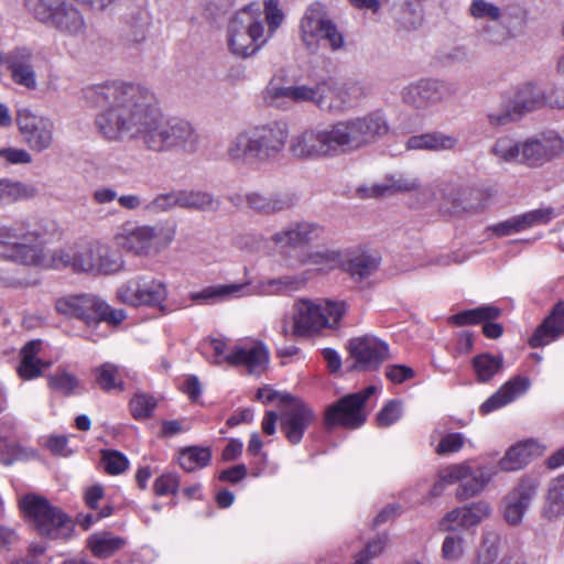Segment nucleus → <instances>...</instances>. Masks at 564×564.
Segmentation results:
<instances>
[{"label":"nucleus","instance_id":"1","mask_svg":"<svg viewBox=\"0 0 564 564\" xmlns=\"http://www.w3.org/2000/svg\"><path fill=\"white\" fill-rule=\"evenodd\" d=\"M83 94L87 104L99 109L95 124L108 141L137 140L152 152L197 149L199 135L192 123L166 118L148 87L112 82L89 86Z\"/></svg>","mask_w":564,"mask_h":564},{"label":"nucleus","instance_id":"2","mask_svg":"<svg viewBox=\"0 0 564 564\" xmlns=\"http://www.w3.org/2000/svg\"><path fill=\"white\" fill-rule=\"evenodd\" d=\"M61 237L57 221L41 218L36 221H0V259L29 269L75 270L77 251L58 248L51 250L47 243Z\"/></svg>","mask_w":564,"mask_h":564},{"label":"nucleus","instance_id":"3","mask_svg":"<svg viewBox=\"0 0 564 564\" xmlns=\"http://www.w3.org/2000/svg\"><path fill=\"white\" fill-rule=\"evenodd\" d=\"M346 313L344 302L326 299H301L293 306L292 326L285 321L281 333L285 337H308L324 328H336Z\"/></svg>","mask_w":564,"mask_h":564},{"label":"nucleus","instance_id":"4","mask_svg":"<svg viewBox=\"0 0 564 564\" xmlns=\"http://www.w3.org/2000/svg\"><path fill=\"white\" fill-rule=\"evenodd\" d=\"M495 475L496 470L492 466L474 459L451 464L438 470L430 495L437 497L445 487L458 484L456 498L460 501L467 500L480 495Z\"/></svg>","mask_w":564,"mask_h":564},{"label":"nucleus","instance_id":"5","mask_svg":"<svg viewBox=\"0 0 564 564\" xmlns=\"http://www.w3.org/2000/svg\"><path fill=\"white\" fill-rule=\"evenodd\" d=\"M268 41L262 24L260 6L250 3L229 20L227 43L230 52L241 58L256 54Z\"/></svg>","mask_w":564,"mask_h":564},{"label":"nucleus","instance_id":"6","mask_svg":"<svg viewBox=\"0 0 564 564\" xmlns=\"http://www.w3.org/2000/svg\"><path fill=\"white\" fill-rule=\"evenodd\" d=\"M112 240L119 249L127 253L150 258L160 253L171 243L173 231L165 230L161 226L126 221L117 228Z\"/></svg>","mask_w":564,"mask_h":564},{"label":"nucleus","instance_id":"7","mask_svg":"<svg viewBox=\"0 0 564 564\" xmlns=\"http://www.w3.org/2000/svg\"><path fill=\"white\" fill-rule=\"evenodd\" d=\"M299 34L303 46L311 53H317L322 42L333 52L345 48L344 34L319 2L312 3L305 10L300 20Z\"/></svg>","mask_w":564,"mask_h":564},{"label":"nucleus","instance_id":"8","mask_svg":"<svg viewBox=\"0 0 564 564\" xmlns=\"http://www.w3.org/2000/svg\"><path fill=\"white\" fill-rule=\"evenodd\" d=\"M20 507L41 535L51 540L72 536L75 527L73 520L45 498L26 495L20 500Z\"/></svg>","mask_w":564,"mask_h":564},{"label":"nucleus","instance_id":"9","mask_svg":"<svg viewBox=\"0 0 564 564\" xmlns=\"http://www.w3.org/2000/svg\"><path fill=\"white\" fill-rule=\"evenodd\" d=\"M305 278L297 275H285L278 279H271L260 283L256 289H251L248 283H231L210 286L194 295L193 299H220L229 300L240 296H250L253 294L272 295L289 291H297L304 286Z\"/></svg>","mask_w":564,"mask_h":564},{"label":"nucleus","instance_id":"10","mask_svg":"<svg viewBox=\"0 0 564 564\" xmlns=\"http://www.w3.org/2000/svg\"><path fill=\"white\" fill-rule=\"evenodd\" d=\"M375 386L343 397L336 403L329 405L325 411L324 424L330 430L334 426H343L346 429H358L367 419L365 412L366 401L376 392Z\"/></svg>","mask_w":564,"mask_h":564},{"label":"nucleus","instance_id":"11","mask_svg":"<svg viewBox=\"0 0 564 564\" xmlns=\"http://www.w3.org/2000/svg\"><path fill=\"white\" fill-rule=\"evenodd\" d=\"M117 297L126 305L158 306L161 311H165L163 303L167 297V288L161 280L137 275L118 288Z\"/></svg>","mask_w":564,"mask_h":564},{"label":"nucleus","instance_id":"12","mask_svg":"<svg viewBox=\"0 0 564 564\" xmlns=\"http://www.w3.org/2000/svg\"><path fill=\"white\" fill-rule=\"evenodd\" d=\"M289 152L302 161L336 158L330 127L306 129L293 135L289 143Z\"/></svg>","mask_w":564,"mask_h":564},{"label":"nucleus","instance_id":"13","mask_svg":"<svg viewBox=\"0 0 564 564\" xmlns=\"http://www.w3.org/2000/svg\"><path fill=\"white\" fill-rule=\"evenodd\" d=\"M357 89L356 85L344 84L327 77L312 86L308 85L307 102L314 104L324 112L340 113L350 106V93Z\"/></svg>","mask_w":564,"mask_h":564},{"label":"nucleus","instance_id":"14","mask_svg":"<svg viewBox=\"0 0 564 564\" xmlns=\"http://www.w3.org/2000/svg\"><path fill=\"white\" fill-rule=\"evenodd\" d=\"M315 419V413L304 401L291 394L281 395L280 427L291 444L301 442Z\"/></svg>","mask_w":564,"mask_h":564},{"label":"nucleus","instance_id":"15","mask_svg":"<svg viewBox=\"0 0 564 564\" xmlns=\"http://www.w3.org/2000/svg\"><path fill=\"white\" fill-rule=\"evenodd\" d=\"M18 129L29 148L35 152L50 149L54 143V122L51 118L40 116L29 108L17 111Z\"/></svg>","mask_w":564,"mask_h":564},{"label":"nucleus","instance_id":"16","mask_svg":"<svg viewBox=\"0 0 564 564\" xmlns=\"http://www.w3.org/2000/svg\"><path fill=\"white\" fill-rule=\"evenodd\" d=\"M251 129L262 164L280 156L290 134L289 124L285 121H271Z\"/></svg>","mask_w":564,"mask_h":564},{"label":"nucleus","instance_id":"17","mask_svg":"<svg viewBox=\"0 0 564 564\" xmlns=\"http://www.w3.org/2000/svg\"><path fill=\"white\" fill-rule=\"evenodd\" d=\"M540 482L535 477H523L503 498V518L511 525L521 523L532 500L538 494Z\"/></svg>","mask_w":564,"mask_h":564},{"label":"nucleus","instance_id":"18","mask_svg":"<svg viewBox=\"0 0 564 564\" xmlns=\"http://www.w3.org/2000/svg\"><path fill=\"white\" fill-rule=\"evenodd\" d=\"M448 95V86L435 79H421L411 83L401 91L402 101L414 109L432 107Z\"/></svg>","mask_w":564,"mask_h":564},{"label":"nucleus","instance_id":"19","mask_svg":"<svg viewBox=\"0 0 564 564\" xmlns=\"http://www.w3.org/2000/svg\"><path fill=\"white\" fill-rule=\"evenodd\" d=\"M564 152V141L555 133L520 141V163L539 166Z\"/></svg>","mask_w":564,"mask_h":564},{"label":"nucleus","instance_id":"20","mask_svg":"<svg viewBox=\"0 0 564 564\" xmlns=\"http://www.w3.org/2000/svg\"><path fill=\"white\" fill-rule=\"evenodd\" d=\"M351 369L370 370L377 368L388 356V345L376 337L352 338L348 345Z\"/></svg>","mask_w":564,"mask_h":564},{"label":"nucleus","instance_id":"21","mask_svg":"<svg viewBox=\"0 0 564 564\" xmlns=\"http://www.w3.org/2000/svg\"><path fill=\"white\" fill-rule=\"evenodd\" d=\"M420 191L421 195L434 197L432 187L421 189V182L417 177L403 174L391 175L383 183L357 188L358 196L361 198H377L393 194H405Z\"/></svg>","mask_w":564,"mask_h":564},{"label":"nucleus","instance_id":"22","mask_svg":"<svg viewBox=\"0 0 564 564\" xmlns=\"http://www.w3.org/2000/svg\"><path fill=\"white\" fill-rule=\"evenodd\" d=\"M58 313L78 318L86 324L100 322V310L105 308L104 301L90 294L68 295L56 301Z\"/></svg>","mask_w":564,"mask_h":564},{"label":"nucleus","instance_id":"23","mask_svg":"<svg viewBox=\"0 0 564 564\" xmlns=\"http://www.w3.org/2000/svg\"><path fill=\"white\" fill-rule=\"evenodd\" d=\"M7 67L14 84L29 90L39 86L37 76L33 65V53L30 48L21 46L7 54Z\"/></svg>","mask_w":564,"mask_h":564},{"label":"nucleus","instance_id":"24","mask_svg":"<svg viewBox=\"0 0 564 564\" xmlns=\"http://www.w3.org/2000/svg\"><path fill=\"white\" fill-rule=\"evenodd\" d=\"M491 514V507L487 501L479 500L471 505L455 508L447 512L440 522L444 531H453L457 527L469 529L477 527Z\"/></svg>","mask_w":564,"mask_h":564},{"label":"nucleus","instance_id":"25","mask_svg":"<svg viewBox=\"0 0 564 564\" xmlns=\"http://www.w3.org/2000/svg\"><path fill=\"white\" fill-rule=\"evenodd\" d=\"M224 360L234 367L245 366L250 373H261L269 364V351L261 343L251 346H235L229 354L224 356Z\"/></svg>","mask_w":564,"mask_h":564},{"label":"nucleus","instance_id":"26","mask_svg":"<svg viewBox=\"0 0 564 564\" xmlns=\"http://www.w3.org/2000/svg\"><path fill=\"white\" fill-rule=\"evenodd\" d=\"M500 313L501 311L497 306L485 305L455 314L451 317V321L457 326L485 322L482 326L484 334L488 338L496 339L502 335L503 328L500 324L492 323L491 321L500 316Z\"/></svg>","mask_w":564,"mask_h":564},{"label":"nucleus","instance_id":"27","mask_svg":"<svg viewBox=\"0 0 564 564\" xmlns=\"http://www.w3.org/2000/svg\"><path fill=\"white\" fill-rule=\"evenodd\" d=\"M226 156L235 164L259 165L262 164L252 129L238 132L228 143Z\"/></svg>","mask_w":564,"mask_h":564},{"label":"nucleus","instance_id":"28","mask_svg":"<svg viewBox=\"0 0 564 564\" xmlns=\"http://www.w3.org/2000/svg\"><path fill=\"white\" fill-rule=\"evenodd\" d=\"M324 229L314 223H297L275 232L271 240L281 247H300L321 239Z\"/></svg>","mask_w":564,"mask_h":564},{"label":"nucleus","instance_id":"29","mask_svg":"<svg viewBox=\"0 0 564 564\" xmlns=\"http://www.w3.org/2000/svg\"><path fill=\"white\" fill-rule=\"evenodd\" d=\"M564 335V301H558L529 339L533 348L543 347Z\"/></svg>","mask_w":564,"mask_h":564},{"label":"nucleus","instance_id":"30","mask_svg":"<svg viewBox=\"0 0 564 564\" xmlns=\"http://www.w3.org/2000/svg\"><path fill=\"white\" fill-rule=\"evenodd\" d=\"M329 127L337 156L364 148L356 117L337 121Z\"/></svg>","mask_w":564,"mask_h":564},{"label":"nucleus","instance_id":"31","mask_svg":"<svg viewBox=\"0 0 564 564\" xmlns=\"http://www.w3.org/2000/svg\"><path fill=\"white\" fill-rule=\"evenodd\" d=\"M529 387L530 380L528 378L520 376L511 378L480 405V412L482 414H488L509 404L516 398L525 393Z\"/></svg>","mask_w":564,"mask_h":564},{"label":"nucleus","instance_id":"32","mask_svg":"<svg viewBox=\"0 0 564 564\" xmlns=\"http://www.w3.org/2000/svg\"><path fill=\"white\" fill-rule=\"evenodd\" d=\"M520 117L541 109L546 105V95L532 83L518 86L512 93L506 94Z\"/></svg>","mask_w":564,"mask_h":564},{"label":"nucleus","instance_id":"33","mask_svg":"<svg viewBox=\"0 0 564 564\" xmlns=\"http://www.w3.org/2000/svg\"><path fill=\"white\" fill-rule=\"evenodd\" d=\"M308 85L280 86L270 83L264 90V100L274 107L286 108L291 102H307Z\"/></svg>","mask_w":564,"mask_h":564},{"label":"nucleus","instance_id":"34","mask_svg":"<svg viewBox=\"0 0 564 564\" xmlns=\"http://www.w3.org/2000/svg\"><path fill=\"white\" fill-rule=\"evenodd\" d=\"M458 144V139L453 134H446L440 131L412 135L406 140L408 150L424 151H448L454 150Z\"/></svg>","mask_w":564,"mask_h":564},{"label":"nucleus","instance_id":"35","mask_svg":"<svg viewBox=\"0 0 564 564\" xmlns=\"http://www.w3.org/2000/svg\"><path fill=\"white\" fill-rule=\"evenodd\" d=\"M248 206L259 214H274L285 210L293 206L294 198L288 193H278L262 195L260 193H249L246 195Z\"/></svg>","mask_w":564,"mask_h":564},{"label":"nucleus","instance_id":"36","mask_svg":"<svg viewBox=\"0 0 564 564\" xmlns=\"http://www.w3.org/2000/svg\"><path fill=\"white\" fill-rule=\"evenodd\" d=\"M67 36H79L86 30L85 20L79 10L70 2H66L48 25Z\"/></svg>","mask_w":564,"mask_h":564},{"label":"nucleus","instance_id":"37","mask_svg":"<svg viewBox=\"0 0 564 564\" xmlns=\"http://www.w3.org/2000/svg\"><path fill=\"white\" fill-rule=\"evenodd\" d=\"M220 199L203 191H178V207L203 213H216L220 208Z\"/></svg>","mask_w":564,"mask_h":564},{"label":"nucleus","instance_id":"38","mask_svg":"<svg viewBox=\"0 0 564 564\" xmlns=\"http://www.w3.org/2000/svg\"><path fill=\"white\" fill-rule=\"evenodd\" d=\"M41 346V340H31L22 348L21 362L18 368L21 378L31 380L39 377L42 373L43 368L48 367V364L37 358Z\"/></svg>","mask_w":564,"mask_h":564},{"label":"nucleus","instance_id":"39","mask_svg":"<svg viewBox=\"0 0 564 564\" xmlns=\"http://www.w3.org/2000/svg\"><path fill=\"white\" fill-rule=\"evenodd\" d=\"M539 445L533 441H525L511 446L499 460V467L505 471L520 469L527 465L531 457L538 452Z\"/></svg>","mask_w":564,"mask_h":564},{"label":"nucleus","instance_id":"40","mask_svg":"<svg viewBox=\"0 0 564 564\" xmlns=\"http://www.w3.org/2000/svg\"><path fill=\"white\" fill-rule=\"evenodd\" d=\"M96 384L104 391H123L122 370L111 362H104L93 370Z\"/></svg>","mask_w":564,"mask_h":564},{"label":"nucleus","instance_id":"41","mask_svg":"<svg viewBox=\"0 0 564 564\" xmlns=\"http://www.w3.org/2000/svg\"><path fill=\"white\" fill-rule=\"evenodd\" d=\"M364 147L373 143L378 138L388 132V124L384 118L377 112L356 117Z\"/></svg>","mask_w":564,"mask_h":564},{"label":"nucleus","instance_id":"42","mask_svg":"<svg viewBox=\"0 0 564 564\" xmlns=\"http://www.w3.org/2000/svg\"><path fill=\"white\" fill-rule=\"evenodd\" d=\"M124 544L126 540L123 538L116 536L110 532L95 533L87 540V547L98 557L111 556L115 552L122 549Z\"/></svg>","mask_w":564,"mask_h":564},{"label":"nucleus","instance_id":"43","mask_svg":"<svg viewBox=\"0 0 564 564\" xmlns=\"http://www.w3.org/2000/svg\"><path fill=\"white\" fill-rule=\"evenodd\" d=\"M486 118L488 126L492 129H500L522 119L506 94L497 107L487 111Z\"/></svg>","mask_w":564,"mask_h":564},{"label":"nucleus","instance_id":"44","mask_svg":"<svg viewBox=\"0 0 564 564\" xmlns=\"http://www.w3.org/2000/svg\"><path fill=\"white\" fill-rule=\"evenodd\" d=\"M479 40L490 46H501L508 43L513 33L510 26L502 22H486L478 31Z\"/></svg>","mask_w":564,"mask_h":564},{"label":"nucleus","instance_id":"45","mask_svg":"<svg viewBox=\"0 0 564 564\" xmlns=\"http://www.w3.org/2000/svg\"><path fill=\"white\" fill-rule=\"evenodd\" d=\"M471 365L479 382L490 381L503 366L501 356H492L490 354H480L473 358Z\"/></svg>","mask_w":564,"mask_h":564},{"label":"nucleus","instance_id":"46","mask_svg":"<svg viewBox=\"0 0 564 564\" xmlns=\"http://www.w3.org/2000/svg\"><path fill=\"white\" fill-rule=\"evenodd\" d=\"M65 3L64 0H26V8L39 22L48 26Z\"/></svg>","mask_w":564,"mask_h":564},{"label":"nucleus","instance_id":"47","mask_svg":"<svg viewBox=\"0 0 564 564\" xmlns=\"http://www.w3.org/2000/svg\"><path fill=\"white\" fill-rule=\"evenodd\" d=\"M300 263L315 265L321 272L329 271L340 263V252L328 249L311 251L300 259Z\"/></svg>","mask_w":564,"mask_h":564},{"label":"nucleus","instance_id":"48","mask_svg":"<svg viewBox=\"0 0 564 564\" xmlns=\"http://www.w3.org/2000/svg\"><path fill=\"white\" fill-rule=\"evenodd\" d=\"M210 457L212 454L208 448L193 446L181 452L178 462L184 470L194 471L207 466L210 462Z\"/></svg>","mask_w":564,"mask_h":564},{"label":"nucleus","instance_id":"49","mask_svg":"<svg viewBox=\"0 0 564 564\" xmlns=\"http://www.w3.org/2000/svg\"><path fill=\"white\" fill-rule=\"evenodd\" d=\"M490 153L496 156L499 162L520 163V141H514L508 137L498 138L494 142Z\"/></svg>","mask_w":564,"mask_h":564},{"label":"nucleus","instance_id":"50","mask_svg":"<svg viewBox=\"0 0 564 564\" xmlns=\"http://www.w3.org/2000/svg\"><path fill=\"white\" fill-rule=\"evenodd\" d=\"M467 12L473 19L487 22H498L503 18L502 9L487 0H471Z\"/></svg>","mask_w":564,"mask_h":564},{"label":"nucleus","instance_id":"51","mask_svg":"<svg viewBox=\"0 0 564 564\" xmlns=\"http://www.w3.org/2000/svg\"><path fill=\"white\" fill-rule=\"evenodd\" d=\"M100 242L91 241L87 246L77 251L75 260V271L97 273L98 259L100 258L99 251Z\"/></svg>","mask_w":564,"mask_h":564},{"label":"nucleus","instance_id":"52","mask_svg":"<svg viewBox=\"0 0 564 564\" xmlns=\"http://www.w3.org/2000/svg\"><path fill=\"white\" fill-rule=\"evenodd\" d=\"M99 251L100 258L96 264L98 274H113L124 269L123 258L109 247L100 243Z\"/></svg>","mask_w":564,"mask_h":564},{"label":"nucleus","instance_id":"53","mask_svg":"<svg viewBox=\"0 0 564 564\" xmlns=\"http://www.w3.org/2000/svg\"><path fill=\"white\" fill-rule=\"evenodd\" d=\"M148 15L144 12H139L135 18H131L126 22L123 30V37L129 44H139L145 40L148 31Z\"/></svg>","mask_w":564,"mask_h":564},{"label":"nucleus","instance_id":"54","mask_svg":"<svg viewBox=\"0 0 564 564\" xmlns=\"http://www.w3.org/2000/svg\"><path fill=\"white\" fill-rule=\"evenodd\" d=\"M378 268L376 258L368 254H358L350 259L347 263V271L351 276L362 280L369 276Z\"/></svg>","mask_w":564,"mask_h":564},{"label":"nucleus","instance_id":"55","mask_svg":"<svg viewBox=\"0 0 564 564\" xmlns=\"http://www.w3.org/2000/svg\"><path fill=\"white\" fill-rule=\"evenodd\" d=\"M50 387L64 395H70L80 388V381L69 372L57 371L50 377Z\"/></svg>","mask_w":564,"mask_h":564},{"label":"nucleus","instance_id":"56","mask_svg":"<svg viewBox=\"0 0 564 564\" xmlns=\"http://www.w3.org/2000/svg\"><path fill=\"white\" fill-rule=\"evenodd\" d=\"M465 541L462 535H446L442 544V556L447 562H457L465 554Z\"/></svg>","mask_w":564,"mask_h":564},{"label":"nucleus","instance_id":"57","mask_svg":"<svg viewBox=\"0 0 564 564\" xmlns=\"http://www.w3.org/2000/svg\"><path fill=\"white\" fill-rule=\"evenodd\" d=\"M550 512L558 516L564 512V476L554 479L547 491Z\"/></svg>","mask_w":564,"mask_h":564},{"label":"nucleus","instance_id":"58","mask_svg":"<svg viewBox=\"0 0 564 564\" xmlns=\"http://www.w3.org/2000/svg\"><path fill=\"white\" fill-rule=\"evenodd\" d=\"M173 207H178V191L156 195L143 209L148 213H164Z\"/></svg>","mask_w":564,"mask_h":564},{"label":"nucleus","instance_id":"59","mask_svg":"<svg viewBox=\"0 0 564 564\" xmlns=\"http://www.w3.org/2000/svg\"><path fill=\"white\" fill-rule=\"evenodd\" d=\"M156 406L154 397L137 393L130 402L131 413L135 419H147Z\"/></svg>","mask_w":564,"mask_h":564},{"label":"nucleus","instance_id":"60","mask_svg":"<svg viewBox=\"0 0 564 564\" xmlns=\"http://www.w3.org/2000/svg\"><path fill=\"white\" fill-rule=\"evenodd\" d=\"M101 460L106 471L110 475L121 474L129 466L128 458L118 451H102Z\"/></svg>","mask_w":564,"mask_h":564},{"label":"nucleus","instance_id":"61","mask_svg":"<svg viewBox=\"0 0 564 564\" xmlns=\"http://www.w3.org/2000/svg\"><path fill=\"white\" fill-rule=\"evenodd\" d=\"M264 13L268 23L265 36L271 37L284 20V14L279 8L278 0H264Z\"/></svg>","mask_w":564,"mask_h":564},{"label":"nucleus","instance_id":"62","mask_svg":"<svg viewBox=\"0 0 564 564\" xmlns=\"http://www.w3.org/2000/svg\"><path fill=\"white\" fill-rule=\"evenodd\" d=\"M523 230L535 225L547 224L554 217L553 208H539L519 215Z\"/></svg>","mask_w":564,"mask_h":564},{"label":"nucleus","instance_id":"63","mask_svg":"<svg viewBox=\"0 0 564 564\" xmlns=\"http://www.w3.org/2000/svg\"><path fill=\"white\" fill-rule=\"evenodd\" d=\"M402 403L397 400L389 401L378 413L377 423L380 427H387L401 417Z\"/></svg>","mask_w":564,"mask_h":564},{"label":"nucleus","instance_id":"64","mask_svg":"<svg viewBox=\"0 0 564 564\" xmlns=\"http://www.w3.org/2000/svg\"><path fill=\"white\" fill-rule=\"evenodd\" d=\"M498 553L497 543L485 539L471 564H496Z\"/></svg>","mask_w":564,"mask_h":564}]
</instances>
